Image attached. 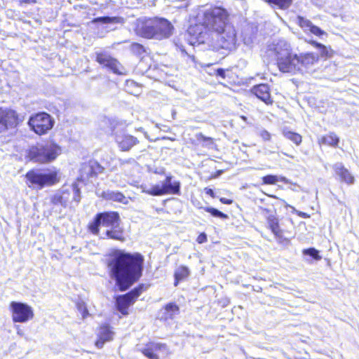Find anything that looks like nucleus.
I'll return each mask as SVG.
<instances>
[{
    "mask_svg": "<svg viewBox=\"0 0 359 359\" xmlns=\"http://www.w3.org/2000/svg\"><path fill=\"white\" fill-rule=\"evenodd\" d=\"M310 43L318 49L319 56L320 55L323 57H330L332 56L330 51L323 44L316 42L315 41H311Z\"/></svg>",
    "mask_w": 359,
    "mask_h": 359,
    "instance_id": "31",
    "label": "nucleus"
},
{
    "mask_svg": "<svg viewBox=\"0 0 359 359\" xmlns=\"http://www.w3.org/2000/svg\"><path fill=\"white\" fill-rule=\"evenodd\" d=\"M60 153V148L55 144H37L29 148L27 156L36 163H48L55 160Z\"/></svg>",
    "mask_w": 359,
    "mask_h": 359,
    "instance_id": "6",
    "label": "nucleus"
},
{
    "mask_svg": "<svg viewBox=\"0 0 359 359\" xmlns=\"http://www.w3.org/2000/svg\"><path fill=\"white\" fill-rule=\"evenodd\" d=\"M36 2V0H20V3H22V4H35Z\"/></svg>",
    "mask_w": 359,
    "mask_h": 359,
    "instance_id": "52",
    "label": "nucleus"
},
{
    "mask_svg": "<svg viewBox=\"0 0 359 359\" xmlns=\"http://www.w3.org/2000/svg\"><path fill=\"white\" fill-rule=\"evenodd\" d=\"M119 162H120V165H123L125 163L131 164V163H135V160L134 158H128L127 160H121V159H120Z\"/></svg>",
    "mask_w": 359,
    "mask_h": 359,
    "instance_id": "49",
    "label": "nucleus"
},
{
    "mask_svg": "<svg viewBox=\"0 0 359 359\" xmlns=\"http://www.w3.org/2000/svg\"><path fill=\"white\" fill-rule=\"evenodd\" d=\"M219 201L221 203L226 205H231L233 203V201L231 199H227L225 198H220Z\"/></svg>",
    "mask_w": 359,
    "mask_h": 359,
    "instance_id": "50",
    "label": "nucleus"
},
{
    "mask_svg": "<svg viewBox=\"0 0 359 359\" xmlns=\"http://www.w3.org/2000/svg\"><path fill=\"white\" fill-rule=\"evenodd\" d=\"M195 137L196 140L203 147L213 149L215 147L213 139L212 137L205 136L201 133H196Z\"/></svg>",
    "mask_w": 359,
    "mask_h": 359,
    "instance_id": "29",
    "label": "nucleus"
},
{
    "mask_svg": "<svg viewBox=\"0 0 359 359\" xmlns=\"http://www.w3.org/2000/svg\"><path fill=\"white\" fill-rule=\"evenodd\" d=\"M76 307L83 318H85L88 315V309L83 302H78L76 304Z\"/></svg>",
    "mask_w": 359,
    "mask_h": 359,
    "instance_id": "43",
    "label": "nucleus"
},
{
    "mask_svg": "<svg viewBox=\"0 0 359 359\" xmlns=\"http://www.w3.org/2000/svg\"><path fill=\"white\" fill-rule=\"evenodd\" d=\"M18 123V115L11 109L0 108V133L15 128Z\"/></svg>",
    "mask_w": 359,
    "mask_h": 359,
    "instance_id": "13",
    "label": "nucleus"
},
{
    "mask_svg": "<svg viewBox=\"0 0 359 359\" xmlns=\"http://www.w3.org/2000/svg\"><path fill=\"white\" fill-rule=\"evenodd\" d=\"M100 226L104 227L103 238H110L121 242L125 241L123 229L120 225V217L116 212H104L96 215L93 221L88 225L89 230L98 235Z\"/></svg>",
    "mask_w": 359,
    "mask_h": 359,
    "instance_id": "3",
    "label": "nucleus"
},
{
    "mask_svg": "<svg viewBox=\"0 0 359 359\" xmlns=\"http://www.w3.org/2000/svg\"><path fill=\"white\" fill-rule=\"evenodd\" d=\"M10 309L12 312V319L15 323H25L34 316L32 307L25 303L12 302L10 304Z\"/></svg>",
    "mask_w": 359,
    "mask_h": 359,
    "instance_id": "9",
    "label": "nucleus"
},
{
    "mask_svg": "<svg viewBox=\"0 0 359 359\" xmlns=\"http://www.w3.org/2000/svg\"><path fill=\"white\" fill-rule=\"evenodd\" d=\"M155 172L158 174H164V169H161V170L156 171Z\"/></svg>",
    "mask_w": 359,
    "mask_h": 359,
    "instance_id": "55",
    "label": "nucleus"
},
{
    "mask_svg": "<svg viewBox=\"0 0 359 359\" xmlns=\"http://www.w3.org/2000/svg\"><path fill=\"white\" fill-rule=\"evenodd\" d=\"M336 175L339 177L341 182L348 185L354 184L355 178L352 174L346 169L342 163H336L332 166Z\"/></svg>",
    "mask_w": 359,
    "mask_h": 359,
    "instance_id": "20",
    "label": "nucleus"
},
{
    "mask_svg": "<svg viewBox=\"0 0 359 359\" xmlns=\"http://www.w3.org/2000/svg\"><path fill=\"white\" fill-rule=\"evenodd\" d=\"M263 182L266 184H275L278 182V177L276 175H268L262 178Z\"/></svg>",
    "mask_w": 359,
    "mask_h": 359,
    "instance_id": "42",
    "label": "nucleus"
},
{
    "mask_svg": "<svg viewBox=\"0 0 359 359\" xmlns=\"http://www.w3.org/2000/svg\"><path fill=\"white\" fill-rule=\"evenodd\" d=\"M207 212L210 213V215L215 217H218L222 219H226L229 218L228 215L219 210L212 208V207H204L202 208Z\"/></svg>",
    "mask_w": 359,
    "mask_h": 359,
    "instance_id": "34",
    "label": "nucleus"
},
{
    "mask_svg": "<svg viewBox=\"0 0 359 359\" xmlns=\"http://www.w3.org/2000/svg\"><path fill=\"white\" fill-rule=\"evenodd\" d=\"M282 134L286 139L290 140L297 146L302 143V135L296 132L290 130L288 128H283Z\"/></svg>",
    "mask_w": 359,
    "mask_h": 359,
    "instance_id": "27",
    "label": "nucleus"
},
{
    "mask_svg": "<svg viewBox=\"0 0 359 359\" xmlns=\"http://www.w3.org/2000/svg\"><path fill=\"white\" fill-rule=\"evenodd\" d=\"M198 243H203L207 241V235L205 233H201L197 238Z\"/></svg>",
    "mask_w": 359,
    "mask_h": 359,
    "instance_id": "47",
    "label": "nucleus"
},
{
    "mask_svg": "<svg viewBox=\"0 0 359 359\" xmlns=\"http://www.w3.org/2000/svg\"><path fill=\"white\" fill-rule=\"evenodd\" d=\"M267 224L270 229H274L275 226L279 224L278 219L273 215L269 216Z\"/></svg>",
    "mask_w": 359,
    "mask_h": 359,
    "instance_id": "44",
    "label": "nucleus"
},
{
    "mask_svg": "<svg viewBox=\"0 0 359 359\" xmlns=\"http://www.w3.org/2000/svg\"><path fill=\"white\" fill-rule=\"evenodd\" d=\"M143 291V285H140L129 292L118 295L116 298V306L117 310L123 316L128 314V307L133 304L135 299L142 294Z\"/></svg>",
    "mask_w": 359,
    "mask_h": 359,
    "instance_id": "8",
    "label": "nucleus"
},
{
    "mask_svg": "<svg viewBox=\"0 0 359 359\" xmlns=\"http://www.w3.org/2000/svg\"><path fill=\"white\" fill-rule=\"evenodd\" d=\"M297 22L302 28L309 30L312 25V22L310 20L301 16L297 18Z\"/></svg>",
    "mask_w": 359,
    "mask_h": 359,
    "instance_id": "40",
    "label": "nucleus"
},
{
    "mask_svg": "<svg viewBox=\"0 0 359 359\" xmlns=\"http://www.w3.org/2000/svg\"><path fill=\"white\" fill-rule=\"evenodd\" d=\"M290 44L285 40H279L275 43L270 45L268 48L267 53L270 55L274 54L276 61L280 58L284 57L292 52Z\"/></svg>",
    "mask_w": 359,
    "mask_h": 359,
    "instance_id": "16",
    "label": "nucleus"
},
{
    "mask_svg": "<svg viewBox=\"0 0 359 359\" xmlns=\"http://www.w3.org/2000/svg\"><path fill=\"white\" fill-rule=\"evenodd\" d=\"M190 274L189 269L185 266H179L175 272V286H177L180 281L187 278Z\"/></svg>",
    "mask_w": 359,
    "mask_h": 359,
    "instance_id": "30",
    "label": "nucleus"
},
{
    "mask_svg": "<svg viewBox=\"0 0 359 359\" xmlns=\"http://www.w3.org/2000/svg\"><path fill=\"white\" fill-rule=\"evenodd\" d=\"M25 177L28 182V187L36 189L52 186L59 181L57 172L55 170L44 171L32 170L27 172Z\"/></svg>",
    "mask_w": 359,
    "mask_h": 359,
    "instance_id": "4",
    "label": "nucleus"
},
{
    "mask_svg": "<svg viewBox=\"0 0 359 359\" xmlns=\"http://www.w3.org/2000/svg\"><path fill=\"white\" fill-rule=\"evenodd\" d=\"M50 202L53 205H60L65 208V199L60 196L59 192L51 196Z\"/></svg>",
    "mask_w": 359,
    "mask_h": 359,
    "instance_id": "38",
    "label": "nucleus"
},
{
    "mask_svg": "<svg viewBox=\"0 0 359 359\" xmlns=\"http://www.w3.org/2000/svg\"><path fill=\"white\" fill-rule=\"evenodd\" d=\"M272 233L274 234L276 239L280 243H283L287 239L285 237V231L280 227V225L275 226L274 229H271Z\"/></svg>",
    "mask_w": 359,
    "mask_h": 359,
    "instance_id": "35",
    "label": "nucleus"
},
{
    "mask_svg": "<svg viewBox=\"0 0 359 359\" xmlns=\"http://www.w3.org/2000/svg\"><path fill=\"white\" fill-rule=\"evenodd\" d=\"M204 23L203 25H191L187 32L186 36H187V40L189 41L191 45L194 46L196 43L201 44L205 43H210L208 34L203 32L205 29Z\"/></svg>",
    "mask_w": 359,
    "mask_h": 359,
    "instance_id": "10",
    "label": "nucleus"
},
{
    "mask_svg": "<svg viewBox=\"0 0 359 359\" xmlns=\"http://www.w3.org/2000/svg\"><path fill=\"white\" fill-rule=\"evenodd\" d=\"M116 142L123 151H129L133 146L139 143L137 137L128 134H118L116 135Z\"/></svg>",
    "mask_w": 359,
    "mask_h": 359,
    "instance_id": "18",
    "label": "nucleus"
},
{
    "mask_svg": "<svg viewBox=\"0 0 359 359\" xmlns=\"http://www.w3.org/2000/svg\"><path fill=\"white\" fill-rule=\"evenodd\" d=\"M283 2L285 4H287L288 6L291 4L292 0H283Z\"/></svg>",
    "mask_w": 359,
    "mask_h": 359,
    "instance_id": "54",
    "label": "nucleus"
},
{
    "mask_svg": "<svg viewBox=\"0 0 359 359\" xmlns=\"http://www.w3.org/2000/svg\"><path fill=\"white\" fill-rule=\"evenodd\" d=\"M16 329H17V333L18 334L20 335V336H22L23 335V332L21 329H20L19 326H16Z\"/></svg>",
    "mask_w": 359,
    "mask_h": 359,
    "instance_id": "53",
    "label": "nucleus"
},
{
    "mask_svg": "<svg viewBox=\"0 0 359 359\" xmlns=\"http://www.w3.org/2000/svg\"><path fill=\"white\" fill-rule=\"evenodd\" d=\"M280 181L285 182L286 181L285 177H281Z\"/></svg>",
    "mask_w": 359,
    "mask_h": 359,
    "instance_id": "56",
    "label": "nucleus"
},
{
    "mask_svg": "<svg viewBox=\"0 0 359 359\" xmlns=\"http://www.w3.org/2000/svg\"><path fill=\"white\" fill-rule=\"evenodd\" d=\"M252 93L266 104L273 103L270 88L267 84H259L252 88Z\"/></svg>",
    "mask_w": 359,
    "mask_h": 359,
    "instance_id": "21",
    "label": "nucleus"
},
{
    "mask_svg": "<svg viewBox=\"0 0 359 359\" xmlns=\"http://www.w3.org/2000/svg\"><path fill=\"white\" fill-rule=\"evenodd\" d=\"M130 50L133 55L138 57L142 56L146 52L145 48L142 44L135 42L130 44Z\"/></svg>",
    "mask_w": 359,
    "mask_h": 359,
    "instance_id": "33",
    "label": "nucleus"
},
{
    "mask_svg": "<svg viewBox=\"0 0 359 359\" xmlns=\"http://www.w3.org/2000/svg\"><path fill=\"white\" fill-rule=\"evenodd\" d=\"M28 123L35 133L43 135L53 128L54 121L48 114L41 112L31 116Z\"/></svg>",
    "mask_w": 359,
    "mask_h": 359,
    "instance_id": "7",
    "label": "nucleus"
},
{
    "mask_svg": "<svg viewBox=\"0 0 359 359\" xmlns=\"http://www.w3.org/2000/svg\"><path fill=\"white\" fill-rule=\"evenodd\" d=\"M60 153V148L55 144H37L29 148L27 156L36 163H48L55 160Z\"/></svg>",
    "mask_w": 359,
    "mask_h": 359,
    "instance_id": "5",
    "label": "nucleus"
},
{
    "mask_svg": "<svg viewBox=\"0 0 359 359\" xmlns=\"http://www.w3.org/2000/svg\"><path fill=\"white\" fill-rule=\"evenodd\" d=\"M309 31H310L312 34H315V35H316V36H321V35H323V34H325V32H324L323 30H322V29H321L320 28H319L318 27H317V26H316V25H313V24H312V25H311V28H310Z\"/></svg>",
    "mask_w": 359,
    "mask_h": 359,
    "instance_id": "45",
    "label": "nucleus"
},
{
    "mask_svg": "<svg viewBox=\"0 0 359 359\" xmlns=\"http://www.w3.org/2000/svg\"><path fill=\"white\" fill-rule=\"evenodd\" d=\"M298 59L299 60V72H302V67L309 68L318 62L319 55L314 53H301L298 55Z\"/></svg>",
    "mask_w": 359,
    "mask_h": 359,
    "instance_id": "23",
    "label": "nucleus"
},
{
    "mask_svg": "<svg viewBox=\"0 0 359 359\" xmlns=\"http://www.w3.org/2000/svg\"><path fill=\"white\" fill-rule=\"evenodd\" d=\"M179 307L175 303H169L165 305L162 318L165 320L172 319L176 315L179 313Z\"/></svg>",
    "mask_w": 359,
    "mask_h": 359,
    "instance_id": "26",
    "label": "nucleus"
},
{
    "mask_svg": "<svg viewBox=\"0 0 359 359\" xmlns=\"http://www.w3.org/2000/svg\"><path fill=\"white\" fill-rule=\"evenodd\" d=\"M205 193H206L207 194H208L209 196H210L211 197H212V198H215V195L214 191H213L212 189L205 188Z\"/></svg>",
    "mask_w": 359,
    "mask_h": 359,
    "instance_id": "51",
    "label": "nucleus"
},
{
    "mask_svg": "<svg viewBox=\"0 0 359 359\" xmlns=\"http://www.w3.org/2000/svg\"><path fill=\"white\" fill-rule=\"evenodd\" d=\"M172 178L171 175H168L161 185L166 194H179L180 192V182L178 181L172 182Z\"/></svg>",
    "mask_w": 359,
    "mask_h": 359,
    "instance_id": "24",
    "label": "nucleus"
},
{
    "mask_svg": "<svg viewBox=\"0 0 359 359\" xmlns=\"http://www.w3.org/2000/svg\"><path fill=\"white\" fill-rule=\"evenodd\" d=\"M114 332L111 330L109 325H104L101 326L97 333L98 339L95 342V346L98 348H102L105 342L112 340Z\"/></svg>",
    "mask_w": 359,
    "mask_h": 359,
    "instance_id": "22",
    "label": "nucleus"
},
{
    "mask_svg": "<svg viewBox=\"0 0 359 359\" xmlns=\"http://www.w3.org/2000/svg\"><path fill=\"white\" fill-rule=\"evenodd\" d=\"M322 142L334 147L337 145L339 138L334 133H330L323 137Z\"/></svg>",
    "mask_w": 359,
    "mask_h": 359,
    "instance_id": "36",
    "label": "nucleus"
},
{
    "mask_svg": "<svg viewBox=\"0 0 359 359\" xmlns=\"http://www.w3.org/2000/svg\"><path fill=\"white\" fill-rule=\"evenodd\" d=\"M142 353L149 359H159L156 352L161 351L168 353V349L165 344L150 342L146 347L141 350Z\"/></svg>",
    "mask_w": 359,
    "mask_h": 359,
    "instance_id": "19",
    "label": "nucleus"
},
{
    "mask_svg": "<svg viewBox=\"0 0 359 359\" xmlns=\"http://www.w3.org/2000/svg\"><path fill=\"white\" fill-rule=\"evenodd\" d=\"M104 168L96 161L90 160L81 165L80 168V180L83 182L90 177H96L103 172Z\"/></svg>",
    "mask_w": 359,
    "mask_h": 359,
    "instance_id": "14",
    "label": "nucleus"
},
{
    "mask_svg": "<svg viewBox=\"0 0 359 359\" xmlns=\"http://www.w3.org/2000/svg\"><path fill=\"white\" fill-rule=\"evenodd\" d=\"M60 196L65 199V208H66L68 203L70 202V197L72 196L71 187L69 189H63L61 192H59Z\"/></svg>",
    "mask_w": 359,
    "mask_h": 359,
    "instance_id": "41",
    "label": "nucleus"
},
{
    "mask_svg": "<svg viewBox=\"0 0 359 359\" xmlns=\"http://www.w3.org/2000/svg\"><path fill=\"white\" fill-rule=\"evenodd\" d=\"M302 253L304 255L310 256L316 261H319L322 259V257L319 255V251L314 248L304 249L303 250Z\"/></svg>",
    "mask_w": 359,
    "mask_h": 359,
    "instance_id": "37",
    "label": "nucleus"
},
{
    "mask_svg": "<svg viewBox=\"0 0 359 359\" xmlns=\"http://www.w3.org/2000/svg\"><path fill=\"white\" fill-rule=\"evenodd\" d=\"M71 191H72V201H74L76 203H79L81 200L80 189L78 188V187L76 184H73V186L71 187Z\"/></svg>",
    "mask_w": 359,
    "mask_h": 359,
    "instance_id": "39",
    "label": "nucleus"
},
{
    "mask_svg": "<svg viewBox=\"0 0 359 359\" xmlns=\"http://www.w3.org/2000/svg\"><path fill=\"white\" fill-rule=\"evenodd\" d=\"M144 257L138 253H129L116 250L108 260L110 277L120 291L127 290L142 275Z\"/></svg>",
    "mask_w": 359,
    "mask_h": 359,
    "instance_id": "1",
    "label": "nucleus"
},
{
    "mask_svg": "<svg viewBox=\"0 0 359 359\" xmlns=\"http://www.w3.org/2000/svg\"><path fill=\"white\" fill-rule=\"evenodd\" d=\"M203 23L211 32V46L213 48L231 50L236 48L237 34L230 22L229 13L224 8L215 7L205 11Z\"/></svg>",
    "mask_w": 359,
    "mask_h": 359,
    "instance_id": "2",
    "label": "nucleus"
},
{
    "mask_svg": "<svg viewBox=\"0 0 359 359\" xmlns=\"http://www.w3.org/2000/svg\"><path fill=\"white\" fill-rule=\"evenodd\" d=\"M153 39L163 40L172 34L173 26L165 18H154Z\"/></svg>",
    "mask_w": 359,
    "mask_h": 359,
    "instance_id": "12",
    "label": "nucleus"
},
{
    "mask_svg": "<svg viewBox=\"0 0 359 359\" xmlns=\"http://www.w3.org/2000/svg\"><path fill=\"white\" fill-rule=\"evenodd\" d=\"M277 65L279 70L283 73H289L295 74L299 72V60L298 55L296 53H290L288 55L280 58L277 61Z\"/></svg>",
    "mask_w": 359,
    "mask_h": 359,
    "instance_id": "11",
    "label": "nucleus"
},
{
    "mask_svg": "<svg viewBox=\"0 0 359 359\" xmlns=\"http://www.w3.org/2000/svg\"><path fill=\"white\" fill-rule=\"evenodd\" d=\"M102 196L103 198L106 200H111L116 202H120L123 203V204H126L128 203V200L126 198V196L119 191L107 190L106 191L102 192Z\"/></svg>",
    "mask_w": 359,
    "mask_h": 359,
    "instance_id": "25",
    "label": "nucleus"
},
{
    "mask_svg": "<svg viewBox=\"0 0 359 359\" xmlns=\"http://www.w3.org/2000/svg\"><path fill=\"white\" fill-rule=\"evenodd\" d=\"M123 19L121 17H109V16H103V17H98L94 18L91 23L96 24V23H102V24H118V23H123Z\"/></svg>",
    "mask_w": 359,
    "mask_h": 359,
    "instance_id": "28",
    "label": "nucleus"
},
{
    "mask_svg": "<svg viewBox=\"0 0 359 359\" xmlns=\"http://www.w3.org/2000/svg\"><path fill=\"white\" fill-rule=\"evenodd\" d=\"M154 19L140 18L135 23V34L146 39H153Z\"/></svg>",
    "mask_w": 359,
    "mask_h": 359,
    "instance_id": "15",
    "label": "nucleus"
},
{
    "mask_svg": "<svg viewBox=\"0 0 359 359\" xmlns=\"http://www.w3.org/2000/svg\"><path fill=\"white\" fill-rule=\"evenodd\" d=\"M96 61L100 65L108 67L115 74H122V72L120 69L122 67L119 62L106 53H97Z\"/></svg>",
    "mask_w": 359,
    "mask_h": 359,
    "instance_id": "17",
    "label": "nucleus"
},
{
    "mask_svg": "<svg viewBox=\"0 0 359 359\" xmlns=\"http://www.w3.org/2000/svg\"><path fill=\"white\" fill-rule=\"evenodd\" d=\"M215 74H216L217 76H219V77H221L222 79H224L225 76H226L225 70L224 69H222V68L217 69L215 71Z\"/></svg>",
    "mask_w": 359,
    "mask_h": 359,
    "instance_id": "48",
    "label": "nucleus"
},
{
    "mask_svg": "<svg viewBox=\"0 0 359 359\" xmlns=\"http://www.w3.org/2000/svg\"><path fill=\"white\" fill-rule=\"evenodd\" d=\"M143 192L151 196H162L166 194L162 185L159 184L154 185L149 189H144Z\"/></svg>",
    "mask_w": 359,
    "mask_h": 359,
    "instance_id": "32",
    "label": "nucleus"
},
{
    "mask_svg": "<svg viewBox=\"0 0 359 359\" xmlns=\"http://www.w3.org/2000/svg\"><path fill=\"white\" fill-rule=\"evenodd\" d=\"M259 135L262 138L264 141H269L271 140V134L266 130L262 129L259 131Z\"/></svg>",
    "mask_w": 359,
    "mask_h": 359,
    "instance_id": "46",
    "label": "nucleus"
}]
</instances>
